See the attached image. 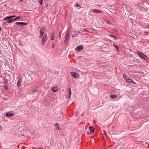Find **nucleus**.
I'll return each mask as SVG.
<instances>
[{
    "instance_id": "nucleus-35",
    "label": "nucleus",
    "mask_w": 149,
    "mask_h": 149,
    "mask_svg": "<svg viewBox=\"0 0 149 149\" xmlns=\"http://www.w3.org/2000/svg\"><path fill=\"white\" fill-rule=\"evenodd\" d=\"M17 19H19L20 18V17H16Z\"/></svg>"
},
{
    "instance_id": "nucleus-5",
    "label": "nucleus",
    "mask_w": 149,
    "mask_h": 149,
    "mask_svg": "<svg viewBox=\"0 0 149 149\" xmlns=\"http://www.w3.org/2000/svg\"><path fill=\"white\" fill-rule=\"evenodd\" d=\"M38 86H33L32 88L31 91L32 92H36L38 90Z\"/></svg>"
},
{
    "instance_id": "nucleus-19",
    "label": "nucleus",
    "mask_w": 149,
    "mask_h": 149,
    "mask_svg": "<svg viewBox=\"0 0 149 149\" xmlns=\"http://www.w3.org/2000/svg\"><path fill=\"white\" fill-rule=\"evenodd\" d=\"M55 127L58 130H59V126L57 123H56L54 124Z\"/></svg>"
},
{
    "instance_id": "nucleus-34",
    "label": "nucleus",
    "mask_w": 149,
    "mask_h": 149,
    "mask_svg": "<svg viewBox=\"0 0 149 149\" xmlns=\"http://www.w3.org/2000/svg\"><path fill=\"white\" fill-rule=\"evenodd\" d=\"M61 115H62V117L64 116V114L63 113V112L61 113Z\"/></svg>"
},
{
    "instance_id": "nucleus-23",
    "label": "nucleus",
    "mask_w": 149,
    "mask_h": 149,
    "mask_svg": "<svg viewBox=\"0 0 149 149\" xmlns=\"http://www.w3.org/2000/svg\"><path fill=\"white\" fill-rule=\"evenodd\" d=\"M116 97V95L113 94L111 95H110V97L111 99H114Z\"/></svg>"
},
{
    "instance_id": "nucleus-13",
    "label": "nucleus",
    "mask_w": 149,
    "mask_h": 149,
    "mask_svg": "<svg viewBox=\"0 0 149 149\" xmlns=\"http://www.w3.org/2000/svg\"><path fill=\"white\" fill-rule=\"evenodd\" d=\"M58 90V88L56 86V87H54L52 88V91L54 92H57Z\"/></svg>"
},
{
    "instance_id": "nucleus-14",
    "label": "nucleus",
    "mask_w": 149,
    "mask_h": 149,
    "mask_svg": "<svg viewBox=\"0 0 149 149\" xmlns=\"http://www.w3.org/2000/svg\"><path fill=\"white\" fill-rule=\"evenodd\" d=\"M89 129L90 130V132L91 133H93L94 131V128L93 126L92 127H89Z\"/></svg>"
},
{
    "instance_id": "nucleus-31",
    "label": "nucleus",
    "mask_w": 149,
    "mask_h": 149,
    "mask_svg": "<svg viewBox=\"0 0 149 149\" xmlns=\"http://www.w3.org/2000/svg\"><path fill=\"white\" fill-rule=\"evenodd\" d=\"M75 115L76 116H78V113L77 112H75Z\"/></svg>"
},
{
    "instance_id": "nucleus-26",
    "label": "nucleus",
    "mask_w": 149,
    "mask_h": 149,
    "mask_svg": "<svg viewBox=\"0 0 149 149\" xmlns=\"http://www.w3.org/2000/svg\"><path fill=\"white\" fill-rule=\"evenodd\" d=\"M3 87L6 90H7L8 89V86L6 85H4L3 86Z\"/></svg>"
},
{
    "instance_id": "nucleus-36",
    "label": "nucleus",
    "mask_w": 149,
    "mask_h": 149,
    "mask_svg": "<svg viewBox=\"0 0 149 149\" xmlns=\"http://www.w3.org/2000/svg\"><path fill=\"white\" fill-rule=\"evenodd\" d=\"M149 33V32H145V34L146 35H148V34Z\"/></svg>"
},
{
    "instance_id": "nucleus-27",
    "label": "nucleus",
    "mask_w": 149,
    "mask_h": 149,
    "mask_svg": "<svg viewBox=\"0 0 149 149\" xmlns=\"http://www.w3.org/2000/svg\"><path fill=\"white\" fill-rule=\"evenodd\" d=\"M43 1V0H39V2L41 5H42V4Z\"/></svg>"
},
{
    "instance_id": "nucleus-7",
    "label": "nucleus",
    "mask_w": 149,
    "mask_h": 149,
    "mask_svg": "<svg viewBox=\"0 0 149 149\" xmlns=\"http://www.w3.org/2000/svg\"><path fill=\"white\" fill-rule=\"evenodd\" d=\"M92 10L93 12H94L97 13H102V12L100 10L97 9H93Z\"/></svg>"
},
{
    "instance_id": "nucleus-41",
    "label": "nucleus",
    "mask_w": 149,
    "mask_h": 149,
    "mask_svg": "<svg viewBox=\"0 0 149 149\" xmlns=\"http://www.w3.org/2000/svg\"><path fill=\"white\" fill-rule=\"evenodd\" d=\"M20 2H21L22 1H23V0H19Z\"/></svg>"
},
{
    "instance_id": "nucleus-33",
    "label": "nucleus",
    "mask_w": 149,
    "mask_h": 149,
    "mask_svg": "<svg viewBox=\"0 0 149 149\" xmlns=\"http://www.w3.org/2000/svg\"><path fill=\"white\" fill-rule=\"evenodd\" d=\"M61 31L59 33V37H61Z\"/></svg>"
},
{
    "instance_id": "nucleus-4",
    "label": "nucleus",
    "mask_w": 149,
    "mask_h": 149,
    "mask_svg": "<svg viewBox=\"0 0 149 149\" xmlns=\"http://www.w3.org/2000/svg\"><path fill=\"white\" fill-rule=\"evenodd\" d=\"M83 49V46L82 45H80L77 47L75 49L77 52H80Z\"/></svg>"
},
{
    "instance_id": "nucleus-10",
    "label": "nucleus",
    "mask_w": 149,
    "mask_h": 149,
    "mask_svg": "<svg viewBox=\"0 0 149 149\" xmlns=\"http://www.w3.org/2000/svg\"><path fill=\"white\" fill-rule=\"evenodd\" d=\"M14 114L13 113H11L9 112H8L6 114V116L7 117H10L13 116Z\"/></svg>"
},
{
    "instance_id": "nucleus-21",
    "label": "nucleus",
    "mask_w": 149,
    "mask_h": 149,
    "mask_svg": "<svg viewBox=\"0 0 149 149\" xmlns=\"http://www.w3.org/2000/svg\"><path fill=\"white\" fill-rule=\"evenodd\" d=\"M7 20H8L7 22L8 23H10L13 21V20L12 18L7 19Z\"/></svg>"
},
{
    "instance_id": "nucleus-28",
    "label": "nucleus",
    "mask_w": 149,
    "mask_h": 149,
    "mask_svg": "<svg viewBox=\"0 0 149 149\" xmlns=\"http://www.w3.org/2000/svg\"><path fill=\"white\" fill-rule=\"evenodd\" d=\"M110 36H111V37H112L113 38L115 39H116L117 38L116 37V36H114L113 35H112V34L110 35Z\"/></svg>"
},
{
    "instance_id": "nucleus-22",
    "label": "nucleus",
    "mask_w": 149,
    "mask_h": 149,
    "mask_svg": "<svg viewBox=\"0 0 149 149\" xmlns=\"http://www.w3.org/2000/svg\"><path fill=\"white\" fill-rule=\"evenodd\" d=\"M114 46L115 47V48L116 49L117 51L118 52L119 51V49L118 47V46L116 45H115L114 44H113Z\"/></svg>"
},
{
    "instance_id": "nucleus-16",
    "label": "nucleus",
    "mask_w": 149,
    "mask_h": 149,
    "mask_svg": "<svg viewBox=\"0 0 149 149\" xmlns=\"http://www.w3.org/2000/svg\"><path fill=\"white\" fill-rule=\"evenodd\" d=\"M70 30L68 29L66 33V36L68 37H69V36L70 35Z\"/></svg>"
},
{
    "instance_id": "nucleus-11",
    "label": "nucleus",
    "mask_w": 149,
    "mask_h": 149,
    "mask_svg": "<svg viewBox=\"0 0 149 149\" xmlns=\"http://www.w3.org/2000/svg\"><path fill=\"white\" fill-rule=\"evenodd\" d=\"M15 17H16L15 15H12L11 16L7 17L4 19V20L6 21L7 20V19L11 18L12 19V18Z\"/></svg>"
},
{
    "instance_id": "nucleus-40",
    "label": "nucleus",
    "mask_w": 149,
    "mask_h": 149,
    "mask_svg": "<svg viewBox=\"0 0 149 149\" xmlns=\"http://www.w3.org/2000/svg\"><path fill=\"white\" fill-rule=\"evenodd\" d=\"M38 149H42L41 147L39 148Z\"/></svg>"
},
{
    "instance_id": "nucleus-39",
    "label": "nucleus",
    "mask_w": 149,
    "mask_h": 149,
    "mask_svg": "<svg viewBox=\"0 0 149 149\" xmlns=\"http://www.w3.org/2000/svg\"><path fill=\"white\" fill-rule=\"evenodd\" d=\"M75 4H76V6L78 7V6H79V5H78L77 4V3H76Z\"/></svg>"
},
{
    "instance_id": "nucleus-1",
    "label": "nucleus",
    "mask_w": 149,
    "mask_h": 149,
    "mask_svg": "<svg viewBox=\"0 0 149 149\" xmlns=\"http://www.w3.org/2000/svg\"><path fill=\"white\" fill-rule=\"evenodd\" d=\"M137 54L138 56L141 58L144 59L145 61H147L149 60L148 57L144 54H143L142 52L139 51L137 52Z\"/></svg>"
},
{
    "instance_id": "nucleus-8",
    "label": "nucleus",
    "mask_w": 149,
    "mask_h": 149,
    "mask_svg": "<svg viewBox=\"0 0 149 149\" xmlns=\"http://www.w3.org/2000/svg\"><path fill=\"white\" fill-rule=\"evenodd\" d=\"M15 24L17 25H26L27 23L23 22H17L15 23Z\"/></svg>"
},
{
    "instance_id": "nucleus-42",
    "label": "nucleus",
    "mask_w": 149,
    "mask_h": 149,
    "mask_svg": "<svg viewBox=\"0 0 149 149\" xmlns=\"http://www.w3.org/2000/svg\"><path fill=\"white\" fill-rule=\"evenodd\" d=\"M87 134H89V132H87Z\"/></svg>"
},
{
    "instance_id": "nucleus-43",
    "label": "nucleus",
    "mask_w": 149,
    "mask_h": 149,
    "mask_svg": "<svg viewBox=\"0 0 149 149\" xmlns=\"http://www.w3.org/2000/svg\"><path fill=\"white\" fill-rule=\"evenodd\" d=\"M74 36H72V38H73V39H74Z\"/></svg>"
},
{
    "instance_id": "nucleus-3",
    "label": "nucleus",
    "mask_w": 149,
    "mask_h": 149,
    "mask_svg": "<svg viewBox=\"0 0 149 149\" xmlns=\"http://www.w3.org/2000/svg\"><path fill=\"white\" fill-rule=\"evenodd\" d=\"M71 74L72 77L76 78H77L79 77V75L78 73L74 72H71Z\"/></svg>"
},
{
    "instance_id": "nucleus-2",
    "label": "nucleus",
    "mask_w": 149,
    "mask_h": 149,
    "mask_svg": "<svg viewBox=\"0 0 149 149\" xmlns=\"http://www.w3.org/2000/svg\"><path fill=\"white\" fill-rule=\"evenodd\" d=\"M47 36L46 34H45L44 35L41 41V45L43 46L45 43V42L47 40Z\"/></svg>"
},
{
    "instance_id": "nucleus-38",
    "label": "nucleus",
    "mask_w": 149,
    "mask_h": 149,
    "mask_svg": "<svg viewBox=\"0 0 149 149\" xmlns=\"http://www.w3.org/2000/svg\"><path fill=\"white\" fill-rule=\"evenodd\" d=\"M13 19V21L14 20H17L16 17L15 18H14V19Z\"/></svg>"
},
{
    "instance_id": "nucleus-18",
    "label": "nucleus",
    "mask_w": 149,
    "mask_h": 149,
    "mask_svg": "<svg viewBox=\"0 0 149 149\" xmlns=\"http://www.w3.org/2000/svg\"><path fill=\"white\" fill-rule=\"evenodd\" d=\"M55 34V32H54L52 33V35L51 36L50 38L52 40H53L54 38V35Z\"/></svg>"
},
{
    "instance_id": "nucleus-20",
    "label": "nucleus",
    "mask_w": 149,
    "mask_h": 149,
    "mask_svg": "<svg viewBox=\"0 0 149 149\" xmlns=\"http://www.w3.org/2000/svg\"><path fill=\"white\" fill-rule=\"evenodd\" d=\"M69 39V37L66 36L65 38V39L64 40L65 43L66 44L68 42V39Z\"/></svg>"
},
{
    "instance_id": "nucleus-17",
    "label": "nucleus",
    "mask_w": 149,
    "mask_h": 149,
    "mask_svg": "<svg viewBox=\"0 0 149 149\" xmlns=\"http://www.w3.org/2000/svg\"><path fill=\"white\" fill-rule=\"evenodd\" d=\"M127 82L132 83L133 84H135L136 83L131 79L129 78L128 80H127Z\"/></svg>"
},
{
    "instance_id": "nucleus-9",
    "label": "nucleus",
    "mask_w": 149,
    "mask_h": 149,
    "mask_svg": "<svg viewBox=\"0 0 149 149\" xmlns=\"http://www.w3.org/2000/svg\"><path fill=\"white\" fill-rule=\"evenodd\" d=\"M45 29L44 28H43V27H42L41 29H40V34H42L43 35L44 32H45Z\"/></svg>"
},
{
    "instance_id": "nucleus-32",
    "label": "nucleus",
    "mask_w": 149,
    "mask_h": 149,
    "mask_svg": "<svg viewBox=\"0 0 149 149\" xmlns=\"http://www.w3.org/2000/svg\"><path fill=\"white\" fill-rule=\"evenodd\" d=\"M43 35L42 34H40V36H39V38H41L43 36Z\"/></svg>"
},
{
    "instance_id": "nucleus-6",
    "label": "nucleus",
    "mask_w": 149,
    "mask_h": 149,
    "mask_svg": "<svg viewBox=\"0 0 149 149\" xmlns=\"http://www.w3.org/2000/svg\"><path fill=\"white\" fill-rule=\"evenodd\" d=\"M68 92L69 93H68V95H67V97L69 99L70 98L71 96V92L70 90V88H68Z\"/></svg>"
},
{
    "instance_id": "nucleus-37",
    "label": "nucleus",
    "mask_w": 149,
    "mask_h": 149,
    "mask_svg": "<svg viewBox=\"0 0 149 149\" xmlns=\"http://www.w3.org/2000/svg\"><path fill=\"white\" fill-rule=\"evenodd\" d=\"M107 23L108 24H111V23H110V22H109V21L107 22Z\"/></svg>"
},
{
    "instance_id": "nucleus-15",
    "label": "nucleus",
    "mask_w": 149,
    "mask_h": 149,
    "mask_svg": "<svg viewBox=\"0 0 149 149\" xmlns=\"http://www.w3.org/2000/svg\"><path fill=\"white\" fill-rule=\"evenodd\" d=\"M21 79H19L17 81V86L19 87H20V86L21 85Z\"/></svg>"
},
{
    "instance_id": "nucleus-44",
    "label": "nucleus",
    "mask_w": 149,
    "mask_h": 149,
    "mask_svg": "<svg viewBox=\"0 0 149 149\" xmlns=\"http://www.w3.org/2000/svg\"><path fill=\"white\" fill-rule=\"evenodd\" d=\"M148 147L149 148V144L148 145Z\"/></svg>"
},
{
    "instance_id": "nucleus-12",
    "label": "nucleus",
    "mask_w": 149,
    "mask_h": 149,
    "mask_svg": "<svg viewBox=\"0 0 149 149\" xmlns=\"http://www.w3.org/2000/svg\"><path fill=\"white\" fill-rule=\"evenodd\" d=\"M124 79L127 81L128 79L130 78L129 77L126 75L125 73H124L123 75Z\"/></svg>"
},
{
    "instance_id": "nucleus-25",
    "label": "nucleus",
    "mask_w": 149,
    "mask_h": 149,
    "mask_svg": "<svg viewBox=\"0 0 149 149\" xmlns=\"http://www.w3.org/2000/svg\"><path fill=\"white\" fill-rule=\"evenodd\" d=\"M3 83L7 85H8V82L7 80H5L3 81Z\"/></svg>"
},
{
    "instance_id": "nucleus-24",
    "label": "nucleus",
    "mask_w": 149,
    "mask_h": 149,
    "mask_svg": "<svg viewBox=\"0 0 149 149\" xmlns=\"http://www.w3.org/2000/svg\"><path fill=\"white\" fill-rule=\"evenodd\" d=\"M75 34H77L76 36H77V35H79L80 33H81V32L79 31H75Z\"/></svg>"
},
{
    "instance_id": "nucleus-29",
    "label": "nucleus",
    "mask_w": 149,
    "mask_h": 149,
    "mask_svg": "<svg viewBox=\"0 0 149 149\" xmlns=\"http://www.w3.org/2000/svg\"><path fill=\"white\" fill-rule=\"evenodd\" d=\"M82 30L84 31V32H89V31L88 30H86L85 29H83Z\"/></svg>"
},
{
    "instance_id": "nucleus-30",
    "label": "nucleus",
    "mask_w": 149,
    "mask_h": 149,
    "mask_svg": "<svg viewBox=\"0 0 149 149\" xmlns=\"http://www.w3.org/2000/svg\"><path fill=\"white\" fill-rule=\"evenodd\" d=\"M55 45V44L54 43H53L52 45V47L53 48H54Z\"/></svg>"
}]
</instances>
